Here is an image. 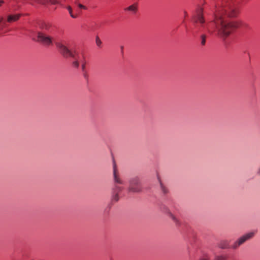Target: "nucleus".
Masks as SVG:
<instances>
[{
	"label": "nucleus",
	"instance_id": "f257e3e1",
	"mask_svg": "<svg viewBox=\"0 0 260 260\" xmlns=\"http://www.w3.org/2000/svg\"><path fill=\"white\" fill-rule=\"evenodd\" d=\"M238 3L236 0H221L215 6L214 18L206 21L202 8L197 10L192 17L198 41L202 46L206 45L207 34L224 40L236 27V25L226 18L234 17L238 14Z\"/></svg>",
	"mask_w": 260,
	"mask_h": 260
},
{
	"label": "nucleus",
	"instance_id": "f03ea898",
	"mask_svg": "<svg viewBox=\"0 0 260 260\" xmlns=\"http://www.w3.org/2000/svg\"><path fill=\"white\" fill-rule=\"evenodd\" d=\"M60 53L64 57H69L73 59V66L78 68L79 66V61L81 59H84V55L83 53H79L76 50L72 51L67 46L65 41H56L55 42Z\"/></svg>",
	"mask_w": 260,
	"mask_h": 260
},
{
	"label": "nucleus",
	"instance_id": "7ed1b4c3",
	"mask_svg": "<svg viewBox=\"0 0 260 260\" xmlns=\"http://www.w3.org/2000/svg\"><path fill=\"white\" fill-rule=\"evenodd\" d=\"M41 31L38 32V41L44 45H50L53 42V38L49 35L53 30L51 25L48 22H41L39 24Z\"/></svg>",
	"mask_w": 260,
	"mask_h": 260
},
{
	"label": "nucleus",
	"instance_id": "20e7f679",
	"mask_svg": "<svg viewBox=\"0 0 260 260\" xmlns=\"http://www.w3.org/2000/svg\"><path fill=\"white\" fill-rule=\"evenodd\" d=\"M114 186L112 189V201L117 202L119 199V193L123 190L124 187L120 185L124 184V181L121 178L120 174L114 165L113 170Z\"/></svg>",
	"mask_w": 260,
	"mask_h": 260
},
{
	"label": "nucleus",
	"instance_id": "39448f33",
	"mask_svg": "<svg viewBox=\"0 0 260 260\" xmlns=\"http://www.w3.org/2000/svg\"><path fill=\"white\" fill-rule=\"evenodd\" d=\"M21 16L20 13H12L9 14L7 18L0 17V35L7 32L8 30L6 29L8 26V23L17 21Z\"/></svg>",
	"mask_w": 260,
	"mask_h": 260
},
{
	"label": "nucleus",
	"instance_id": "423d86ee",
	"mask_svg": "<svg viewBox=\"0 0 260 260\" xmlns=\"http://www.w3.org/2000/svg\"><path fill=\"white\" fill-rule=\"evenodd\" d=\"M10 2L13 1L15 3L16 6H14L15 9H18L20 8V5L19 4L20 3H28L30 4L34 3H38L43 5H46L49 3L52 5H56L59 3L58 0H8Z\"/></svg>",
	"mask_w": 260,
	"mask_h": 260
},
{
	"label": "nucleus",
	"instance_id": "0eeeda50",
	"mask_svg": "<svg viewBox=\"0 0 260 260\" xmlns=\"http://www.w3.org/2000/svg\"><path fill=\"white\" fill-rule=\"evenodd\" d=\"M142 183L139 177L136 176L130 179L128 188L129 192L139 193L142 191Z\"/></svg>",
	"mask_w": 260,
	"mask_h": 260
},
{
	"label": "nucleus",
	"instance_id": "6e6552de",
	"mask_svg": "<svg viewBox=\"0 0 260 260\" xmlns=\"http://www.w3.org/2000/svg\"><path fill=\"white\" fill-rule=\"evenodd\" d=\"M255 234V232L252 231L242 235L234 242V243L231 246V248L234 249H237L239 247L247 241L252 239L254 236Z\"/></svg>",
	"mask_w": 260,
	"mask_h": 260
},
{
	"label": "nucleus",
	"instance_id": "1a4fd4ad",
	"mask_svg": "<svg viewBox=\"0 0 260 260\" xmlns=\"http://www.w3.org/2000/svg\"><path fill=\"white\" fill-rule=\"evenodd\" d=\"M160 209L163 212L168 214L177 225H179L180 224L178 219L172 214L166 206L162 205L160 207Z\"/></svg>",
	"mask_w": 260,
	"mask_h": 260
},
{
	"label": "nucleus",
	"instance_id": "9d476101",
	"mask_svg": "<svg viewBox=\"0 0 260 260\" xmlns=\"http://www.w3.org/2000/svg\"><path fill=\"white\" fill-rule=\"evenodd\" d=\"M138 4L135 3L124 9L125 11L131 12L133 14H136L138 10Z\"/></svg>",
	"mask_w": 260,
	"mask_h": 260
},
{
	"label": "nucleus",
	"instance_id": "9b49d317",
	"mask_svg": "<svg viewBox=\"0 0 260 260\" xmlns=\"http://www.w3.org/2000/svg\"><path fill=\"white\" fill-rule=\"evenodd\" d=\"M220 248L222 249H225L229 248V244L227 241H222L219 244Z\"/></svg>",
	"mask_w": 260,
	"mask_h": 260
},
{
	"label": "nucleus",
	"instance_id": "f8f14e48",
	"mask_svg": "<svg viewBox=\"0 0 260 260\" xmlns=\"http://www.w3.org/2000/svg\"><path fill=\"white\" fill-rule=\"evenodd\" d=\"M226 256L225 255H216L215 260H226Z\"/></svg>",
	"mask_w": 260,
	"mask_h": 260
},
{
	"label": "nucleus",
	"instance_id": "ddd939ff",
	"mask_svg": "<svg viewBox=\"0 0 260 260\" xmlns=\"http://www.w3.org/2000/svg\"><path fill=\"white\" fill-rule=\"evenodd\" d=\"M67 9L71 15V16L73 18H75L77 17V15H74L72 13V8L70 7V6H68L67 7Z\"/></svg>",
	"mask_w": 260,
	"mask_h": 260
},
{
	"label": "nucleus",
	"instance_id": "4468645a",
	"mask_svg": "<svg viewBox=\"0 0 260 260\" xmlns=\"http://www.w3.org/2000/svg\"><path fill=\"white\" fill-rule=\"evenodd\" d=\"M80 61L82 62V70L83 72H85L86 62L85 59H81Z\"/></svg>",
	"mask_w": 260,
	"mask_h": 260
},
{
	"label": "nucleus",
	"instance_id": "2eb2a0df",
	"mask_svg": "<svg viewBox=\"0 0 260 260\" xmlns=\"http://www.w3.org/2000/svg\"><path fill=\"white\" fill-rule=\"evenodd\" d=\"M76 5L78 6L79 9L87 10V7L80 3H76Z\"/></svg>",
	"mask_w": 260,
	"mask_h": 260
},
{
	"label": "nucleus",
	"instance_id": "dca6fc26",
	"mask_svg": "<svg viewBox=\"0 0 260 260\" xmlns=\"http://www.w3.org/2000/svg\"><path fill=\"white\" fill-rule=\"evenodd\" d=\"M96 44L98 46H100L102 44V42L98 37L96 38Z\"/></svg>",
	"mask_w": 260,
	"mask_h": 260
},
{
	"label": "nucleus",
	"instance_id": "f3484780",
	"mask_svg": "<svg viewBox=\"0 0 260 260\" xmlns=\"http://www.w3.org/2000/svg\"><path fill=\"white\" fill-rule=\"evenodd\" d=\"M161 190H162V192L164 193H167L168 192L167 189L165 186H164L162 184H161Z\"/></svg>",
	"mask_w": 260,
	"mask_h": 260
},
{
	"label": "nucleus",
	"instance_id": "a211bd4d",
	"mask_svg": "<svg viewBox=\"0 0 260 260\" xmlns=\"http://www.w3.org/2000/svg\"><path fill=\"white\" fill-rule=\"evenodd\" d=\"M200 260H209V258L208 255H205L201 258Z\"/></svg>",
	"mask_w": 260,
	"mask_h": 260
},
{
	"label": "nucleus",
	"instance_id": "6ab92c4d",
	"mask_svg": "<svg viewBox=\"0 0 260 260\" xmlns=\"http://www.w3.org/2000/svg\"><path fill=\"white\" fill-rule=\"evenodd\" d=\"M5 3V1L3 0H0V7Z\"/></svg>",
	"mask_w": 260,
	"mask_h": 260
},
{
	"label": "nucleus",
	"instance_id": "aec40b11",
	"mask_svg": "<svg viewBox=\"0 0 260 260\" xmlns=\"http://www.w3.org/2000/svg\"><path fill=\"white\" fill-rule=\"evenodd\" d=\"M184 16H185V17H186V16H187V12H186V11H184Z\"/></svg>",
	"mask_w": 260,
	"mask_h": 260
},
{
	"label": "nucleus",
	"instance_id": "412c9836",
	"mask_svg": "<svg viewBox=\"0 0 260 260\" xmlns=\"http://www.w3.org/2000/svg\"><path fill=\"white\" fill-rule=\"evenodd\" d=\"M123 46H121V50H122V49H123Z\"/></svg>",
	"mask_w": 260,
	"mask_h": 260
}]
</instances>
